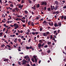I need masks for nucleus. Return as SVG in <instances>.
<instances>
[{"label": "nucleus", "mask_w": 66, "mask_h": 66, "mask_svg": "<svg viewBox=\"0 0 66 66\" xmlns=\"http://www.w3.org/2000/svg\"><path fill=\"white\" fill-rule=\"evenodd\" d=\"M26 48L27 49H32V51H33V50H34V48L32 47V46H31L29 47L28 46H26Z\"/></svg>", "instance_id": "f257e3e1"}, {"label": "nucleus", "mask_w": 66, "mask_h": 66, "mask_svg": "<svg viewBox=\"0 0 66 66\" xmlns=\"http://www.w3.org/2000/svg\"><path fill=\"white\" fill-rule=\"evenodd\" d=\"M41 4L42 5H47V3L45 2L42 1L41 2Z\"/></svg>", "instance_id": "f03ea898"}, {"label": "nucleus", "mask_w": 66, "mask_h": 66, "mask_svg": "<svg viewBox=\"0 0 66 66\" xmlns=\"http://www.w3.org/2000/svg\"><path fill=\"white\" fill-rule=\"evenodd\" d=\"M17 24V23H14V25H13L14 27H15L14 29H15V30H16V29H17L19 27V26Z\"/></svg>", "instance_id": "7ed1b4c3"}, {"label": "nucleus", "mask_w": 66, "mask_h": 66, "mask_svg": "<svg viewBox=\"0 0 66 66\" xmlns=\"http://www.w3.org/2000/svg\"><path fill=\"white\" fill-rule=\"evenodd\" d=\"M48 23L49 24L50 26H51V27H52V26H53V22L52 21L49 22H48Z\"/></svg>", "instance_id": "20e7f679"}, {"label": "nucleus", "mask_w": 66, "mask_h": 66, "mask_svg": "<svg viewBox=\"0 0 66 66\" xmlns=\"http://www.w3.org/2000/svg\"><path fill=\"white\" fill-rule=\"evenodd\" d=\"M22 62H23V63H22L23 64H24H24H26V62H28V61H27L24 60H23L22 61Z\"/></svg>", "instance_id": "39448f33"}, {"label": "nucleus", "mask_w": 66, "mask_h": 66, "mask_svg": "<svg viewBox=\"0 0 66 66\" xmlns=\"http://www.w3.org/2000/svg\"><path fill=\"white\" fill-rule=\"evenodd\" d=\"M17 6H19V8H22V7H23V5H21L20 4H18L16 5Z\"/></svg>", "instance_id": "423d86ee"}, {"label": "nucleus", "mask_w": 66, "mask_h": 66, "mask_svg": "<svg viewBox=\"0 0 66 66\" xmlns=\"http://www.w3.org/2000/svg\"><path fill=\"white\" fill-rule=\"evenodd\" d=\"M38 47L39 49L40 48H40V47H42V45L41 44V43H39L38 44Z\"/></svg>", "instance_id": "0eeeda50"}, {"label": "nucleus", "mask_w": 66, "mask_h": 66, "mask_svg": "<svg viewBox=\"0 0 66 66\" xmlns=\"http://www.w3.org/2000/svg\"><path fill=\"white\" fill-rule=\"evenodd\" d=\"M31 8L32 9H33V10H36V7H35V5H34L33 7H31Z\"/></svg>", "instance_id": "6e6552de"}, {"label": "nucleus", "mask_w": 66, "mask_h": 66, "mask_svg": "<svg viewBox=\"0 0 66 66\" xmlns=\"http://www.w3.org/2000/svg\"><path fill=\"white\" fill-rule=\"evenodd\" d=\"M58 7H59V6H58V5H56L55 7V10H57V8Z\"/></svg>", "instance_id": "1a4fd4ad"}, {"label": "nucleus", "mask_w": 66, "mask_h": 66, "mask_svg": "<svg viewBox=\"0 0 66 66\" xmlns=\"http://www.w3.org/2000/svg\"><path fill=\"white\" fill-rule=\"evenodd\" d=\"M55 4L56 5H59V2L57 1H56L55 2Z\"/></svg>", "instance_id": "9d476101"}, {"label": "nucleus", "mask_w": 66, "mask_h": 66, "mask_svg": "<svg viewBox=\"0 0 66 66\" xmlns=\"http://www.w3.org/2000/svg\"><path fill=\"white\" fill-rule=\"evenodd\" d=\"M54 26L55 27H59V25H58V24H57V23H55L54 24Z\"/></svg>", "instance_id": "9b49d317"}, {"label": "nucleus", "mask_w": 66, "mask_h": 66, "mask_svg": "<svg viewBox=\"0 0 66 66\" xmlns=\"http://www.w3.org/2000/svg\"><path fill=\"white\" fill-rule=\"evenodd\" d=\"M31 61H32V62H33V63L35 62L34 59V58H31Z\"/></svg>", "instance_id": "f8f14e48"}, {"label": "nucleus", "mask_w": 66, "mask_h": 66, "mask_svg": "<svg viewBox=\"0 0 66 66\" xmlns=\"http://www.w3.org/2000/svg\"><path fill=\"white\" fill-rule=\"evenodd\" d=\"M15 10H16L17 12H18V10H19V9L17 8H15Z\"/></svg>", "instance_id": "ddd939ff"}, {"label": "nucleus", "mask_w": 66, "mask_h": 66, "mask_svg": "<svg viewBox=\"0 0 66 66\" xmlns=\"http://www.w3.org/2000/svg\"><path fill=\"white\" fill-rule=\"evenodd\" d=\"M17 41V38H15L14 41V43H16Z\"/></svg>", "instance_id": "4468645a"}, {"label": "nucleus", "mask_w": 66, "mask_h": 66, "mask_svg": "<svg viewBox=\"0 0 66 66\" xmlns=\"http://www.w3.org/2000/svg\"><path fill=\"white\" fill-rule=\"evenodd\" d=\"M51 10H52V11H53V7L52 6V5H51Z\"/></svg>", "instance_id": "2eb2a0df"}, {"label": "nucleus", "mask_w": 66, "mask_h": 66, "mask_svg": "<svg viewBox=\"0 0 66 66\" xmlns=\"http://www.w3.org/2000/svg\"><path fill=\"white\" fill-rule=\"evenodd\" d=\"M43 36H47V35H46V33H44L43 34Z\"/></svg>", "instance_id": "dca6fc26"}, {"label": "nucleus", "mask_w": 66, "mask_h": 66, "mask_svg": "<svg viewBox=\"0 0 66 66\" xmlns=\"http://www.w3.org/2000/svg\"><path fill=\"white\" fill-rule=\"evenodd\" d=\"M9 59H5L3 60L4 61H9Z\"/></svg>", "instance_id": "f3484780"}, {"label": "nucleus", "mask_w": 66, "mask_h": 66, "mask_svg": "<svg viewBox=\"0 0 66 66\" xmlns=\"http://www.w3.org/2000/svg\"><path fill=\"white\" fill-rule=\"evenodd\" d=\"M30 23H31V21H29L28 23V25H29V26H30V25H31V24H30Z\"/></svg>", "instance_id": "a211bd4d"}, {"label": "nucleus", "mask_w": 66, "mask_h": 66, "mask_svg": "<svg viewBox=\"0 0 66 66\" xmlns=\"http://www.w3.org/2000/svg\"><path fill=\"white\" fill-rule=\"evenodd\" d=\"M33 57L34 58V59H37V58H36V57H37V55H36V56L34 55V56H33Z\"/></svg>", "instance_id": "6ab92c4d"}, {"label": "nucleus", "mask_w": 66, "mask_h": 66, "mask_svg": "<svg viewBox=\"0 0 66 66\" xmlns=\"http://www.w3.org/2000/svg\"><path fill=\"white\" fill-rule=\"evenodd\" d=\"M61 23H58V26H60V27H61Z\"/></svg>", "instance_id": "aec40b11"}, {"label": "nucleus", "mask_w": 66, "mask_h": 66, "mask_svg": "<svg viewBox=\"0 0 66 66\" xmlns=\"http://www.w3.org/2000/svg\"><path fill=\"white\" fill-rule=\"evenodd\" d=\"M37 7V8H39V4H38L37 5H36Z\"/></svg>", "instance_id": "412c9836"}, {"label": "nucleus", "mask_w": 66, "mask_h": 66, "mask_svg": "<svg viewBox=\"0 0 66 66\" xmlns=\"http://www.w3.org/2000/svg\"><path fill=\"white\" fill-rule=\"evenodd\" d=\"M31 24L32 26H34V23L33 22H31Z\"/></svg>", "instance_id": "4be33fe9"}, {"label": "nucleus", "mask_w": 66, "mask_h": 66, "mask_svg": "<svg viewBox=\"0 0 66 66\" xmlns=\"http://www.w3.org/2000/svg\"><path fill=\"white\" fill-rule=\"evenodd\" d=\"M44 48H47L48 47V45H46L45 46H44Z\"/></svg>", "instance_id": "5701e85b"}, {"label": "nucleus", "mask_w": 66, "mask_h": 66, "mask_svg": "<svg viewBox=\"0 0 66 66\" xmlns=\"http://www.w3.org/2000/svg\"><path fill=\"white\" fill-rule=\"evenodd\" d=\"M10 6L13 7H14V5L12 4H11L10 5Z\"/></svg>", "instance_id": "b1692460"}, {"label": "nucleus", "mask_w": 66, "mask_h": 66, "mask_svg": "<svg viewBox=\"0 0 66 66\" xmlns=\"http://www.w3.org/2000/svg\"><path fill=\"white\" fill-rule=\"evenodd\" d=\"M18 40L19 43H20V42H21V39H20V38L18 39Z\"/></svg>", "instance_id": "393cba45"}, {"label": "nucleus", "mask_w": 66, "mask_h": 66, "mask_svg": "<svg viewBox=\"0 0 66 66\" xmlns=\"http://www.w3.org/2000/svg\"><path fill=\"white\" fill-rule=\"evenodd\" d=\"M47 22L46 21H44L43 22V23H47Z\"/></svg>", "instance_id": "a878e982"}, {"label": "nucleus", "mask_w": 66, "mask_h": 66, "mask_svg": "<svg viewBox=\"0 0 66 66\" xmlns=\"http://www.w3.org/2000/svg\"><path fill=\"white\" fill-rule=\"evenodd\" d=\"M28 2L29 3L31 4V3H32V1L30 0H28Z\"/></svg>", "instance_id": "bb28decb"}, {"label": "nucleus", "mask_w": 66, "mask_h": 66, "mask_svg": "<svg viewBox=\"0 0 66 66\" xmlns=\"http://www.w3.org/2000/svg\"><path fill=\"white\" fill-rule=\"evenodd\" d=\"M61 19H63L64 18V16H62L61 17Z\"/></svg>", "instance_id": "cd10ccee"}, {"label": "nucleus", "mask_w": 66, "mask_h": 66, "mask_svg": "<svg viewBox=\"0 0 66 66\" xmlns=\"http://www.w3.org/2000/svg\"><path fill=\"white\" fill-rule=\"evenodd\" d=\"M35 63H37V59H35Z\"/></svg>", "instance_id": "c85d7f7f"}, {"label": "nucleus", "mask_w": 66, "mask_h": 66, "mask_svg": "<svg viewBox=\"0 0 66 66\" xmlns=\"http://www.w3.org/2000/svg\"><path fill=\"white\" fill-rule=\"evenodd\" d=\"M50 50H49L47 51V53H50Z\"/></svg>", "instance_id": "c756f323"}, {"label": "nucleus", "mask_w": 66, "mask_h": 66, "mask_svg": "<svg viewBox=\"0 0 66 66\" xmlns=\"http://www.w3.org/2000/svg\"><path fill=\"white\" fill-rule=\"evenodd\" d=\"M7 46L8 47V48H11V46L9 45H7Z\"/></svg>", "instance_id": "7c9ffc66"}, {"label": "nucleus", "mask_w": 66, "mask_h": 66, "mask_svg": "<svg viewBox=\"0 0 66 66\" xmlns=\"http://www.w3.org/2000/svg\"><path fill=\"white\" fill-rule=\"evenodd\" d=\"M24 13H25L26 14H28V11H27V10H26L24 11Z\"/></svg>", "instance_id": "2f4dec72"}, {"label": "nucleus", "mask_w": 66, "mask_h": 66, "mask_svg": "<svg viewBox=\"0 0 66 66\" xmlns=\"http://www.w3.org/2000/svg\"><path fill=\"white\" fill-rule=\"evenodd\" d=\"M48 11H51V10L50 9V8H48Z\"/></svg>", "instance_id": "473e14b6"}, {"label": "nucleus", "mask_w": 66, "mask_h": 66, "mask_svg": "<svg viewBox=\"0 0 66 66\" xmlns=\"http://www.w3.org/2000/svg\"><path fill=\"white\" fill-rule=\"evenodd\" d=\"M21 21H22V22H23V23H24L25 22V20H21Z\"/></svg>", "instance_id": "72a5a7b5"}, {"label": "nucleus", "mask_w": 66, "mask_h": 66, "mask_svg": "<svg viewBox=\"0 0 66 66\" xmlns=\"http://www.w3.org/2000/svg\"><path fill=\"white\" fill-rule=\"evenodd\" d=\"M15 9L12 10V12H15Z\"/></svg>", "instance_id": "f704fd0d"}, {"label": "nucleus", "mask_w": 66, "mask_h": 66, "mask_svg": "<svg viewBox=\"0 0 66 66\" xmlns=\"http://www.w3.org/2000/svg\"><path fill=\"white\" fill-rule=\"evenodd\" d=\"M4 46H5V45L4 44H3L1 45V47H4Z\"/></svg>", "instance_id": "c9c22d12"}, {"label": "nucleus", "mask_w": 66, "mask_h": 66, "mask_svg": "<svg viewBox=\"0 0 66 66\" xmlns=\"http://www.w3.org/2000/svg\"><path fill=\"white\" fill-rule=\"evenodd\" d=\"M5 29H6V28H4L3 30V32H4L5 31Z\"/></svg>", "instance_id": "e433bc0d"}, {"label": "nucleus", "mask_w": 66, "mask_h": 66, "mask_svg": "<svg viewBox=\"0 0 66 66\" xmlns=\"http://www.w3.org/2000/svg\"><path fill=\"white\" fill-rule=\"evenodd\" d=\"M51 44V42H48L47 43L48 45H50Z\"/></svg>", "instance_id": "4c0bfd02"}, {"label": "nucleus", "mask_w": 66, "mask_h": 66, "mask_svg": "<svg viewBox=\"0 0 66 66\" xmlns=\"http://www.w3.org/2000/svg\"><path fill=\"white\" fill-rule=\"evenodd\" d=\"M24 2V0H22L21 1V3H23Z\"/></svg>", "instance_id": "58836bf2"}, {"label": "nucleus", "mask_w": 66, "mask_h": 66, "mask_svg": "<svg viewBox=\"0 0 66 66\" xmlns=\"http://www.w3.org/2000/svg\"><path fill=\"white\" fill-rule=\"evenodd\" d=\"M52 36H53L52 35H51L50 38V39H52V38H53Z\"/></svg>", "instance_id": "ea45409f"}, {"label": "nucleus", "mask_w": 66, "mask_h": 66, "mask_svg": "<svg viewBox=\"0 0 66 66\" xmlns=\"http://www.w3.org/2000/svg\"><path fill=\"white\" fill-rule=\"evenodd\" d=\"M63 9H66V5H65L63 7Z\"/></svg>", "instance_id": "a19ab883"}, {"label": "nucleus", "mask_w": 66, "mask_h": 66, "mask_svg": "<svg viewBox=\"0 0 66 66\" xmlns=\"http://www.w3.org/2000/svg\"><path fill=\"white\" fill-rule=\"evenodd\" d=\"M18 63L20 65H21V64H20V62H18Z\"/></svg>", "instance_id": "79ce46f5"}, {"label": "nucleus", "mask_w": 66, "mask_h": 66, "mask_svg": "<svg viewBox=\"0 0 66 66\" xmlns=\"http://www.w3.org/2000/svg\"><path fill=\"white\" fill-rule=\"evenodd\" d=\"M32 34L33 35H35V32H32Z\"/></svg>", "instance_id": "37998d69"}, {"label": "nucleus", "mask_w": 66, "mask_h": 66, "mask_svg": "<svg viewBox=\"0 0 66 66\" xmlns=\"http://www.w3.org/2000/svg\"><path fill=\"white\" fill-rule=\"evenodd\" d=\"M44 45H45V44L44 43H43V44H42V47H44Z\"/></svg>", "instance_id": "c03bdc74"}, {"label": "nucleus", "mask_w": 66, "mask_h": 66, "mask_svg": "<svg viewBox=\"0 0 66 66\" xmlns=\"http://www.w3.org/2000/svg\"><path fill=\"white\" fill-rule=\"evenodd\" d=\"M39 43H42V40H40L39 41Z\"/></svg>", "instance_id": "a18cd8bd"}, {"label": "nucleus", "mask_w": 66, "mask_h": 66, "mask_svg": "<svg viewBox=\"0 0 66 66\" xmlns=\"http://www.w3.org/2000/svg\"><path fill=\"white\" fill-rule=\"evenodd\" d=\"M38 33V32H35V34H36V35H37Z\"/></svg>", "instance_id": "49530a36"}, {"label": "nucleus", "mask_w": 66, "mask_h": 66, "mask_svg": "<svg viewBox=\"0 0 66 66\" xmlns=\"http://www.w3.org/2000/svg\"><path fill=\"white\" fill-rule=\"evenodd\" d=\"M64 18V20L66 19V16H65L64 17H63Z\"/></svg>", "instance_id": "de8ad7c7"}, {"label": "nucleus", "mask_w": 66, "mask_h": 66, "mask_svg": "<svg viewBox=\"0 0 66 66\" xmlns=\"http://www.w3.org/2000/svg\"><path fill=\"white\" fill-rule=\"evenodd\" d=\"M42 28H40V31H42Z\"/></svg>", "instance_id": "09e8293b"}, {"label": "nucleus", "mask_w": 66, "mask_h": 66, "mask_svg": "<svg viewBox=\"0 0 66 66\" xmlns=\"http://www.w3.org/2000/svg\"><path fill=\"white\" fill-rule=\"evenodd\" d=\"M49 34V32H46V34L47 35H48Z\"/></svg>", "instance_id": "8fccbe9b"}, {"label": "nucleus", "mask_w": 66, "mask_h": 66, "mask_svg": "<svg viewBox=\"0 0 66 66\" xmlns=\"http://www.w3.org/2000/svg\"><path fill=\"white\" fill-rule=\"evenodd\" d=\"M46 7H45L44 8V10L45 11L46 10Z\"/></svg>", "instance_id": "3c124183"}, {"label": "nucleus", "mask_w": 66, "mask_h": 66, "mask_svg": "<svg viewBox=\"0 0 66 66\" xmlns=\"http://www.w3.org/2000/svg\"><path fill=\"white\" fill-rule=\"evenodd\" d=\"M7 5H9V4H5V6H7Z\"/></svg>", "instance_id": "603ef678"}, {"label": "nucleus", "mask_w": 66, "mask_h": 66, "mask_svg": "<svg viewBox=\"0 0 66 66\" xmlns=\"http://www.w3.org/2000/svg\"><path fill=\"white\" fill-rule=\"evenodd\" d=\"M25 17H23L22 18V19H23L24 20V19H25Z\"/></svg>", "instance_id": "864d4df0"}, {"label": "nucleus", "mask_w": 66, "mask_h": 66, "mask_svg": "<svg viewBox=\"0 0 66 66\" xmlns=\"http://www.w3.org/2000/svg\"><path fill=\"white\" fill-rule=\"evenodd\" d=\"M31 13H32V15H34V12H33V11H32L31 12Z\"/></svg>", "instance_id": "5fc2aeb1"}, {"label": "nucleus", "mask_w": 66, "mask_h": 66, "mask_svg": "<svg viewBox=\"0 0 66 66\" xmlns=\"http://www.w3.org/2000/svg\"><path fill=\"white\" fill-rule=\"evenodd\" d=\"M20 32L21 33H22V32H23V31H22V30H21L20 31Z\"/></svg>", "instance_id": "6e6d98bb"}, {"label": "nucleus", "mask_w": 66, "mask_h": 66, "mask_svg": "<svg viewBox=\"0 0 66 66\" xmlns=\"http://www.w3.org/2000/svg\"><path fill=\"white\" fill-rule=\"evenodd\" d=\"M31 41V39L30 38L28 41V42H30V41Z\"/></svg>", "instance_id": "4d7b16f0"}, {"label": "nucleus", "mask_w": 66, "mask_h": 66, "mask_svg": "<svg viewBox=\"0 0 66 66\" xmlns=\"http://www.w3.org/2000/svg\"><path fill=\"white\" fill-rule=\"evenodd\" d=\"M40 62H41V60H39L38 62L39 64H40Z\"/></svg>", "instance_id": "13d9d810"}, {"label": "nucleus", "mask_w": 66, "mask_h": 66, "mask_svg": "<svg viewBox=\"0 0 66 66\" xmlns=\"http://www.w3.org/2000/svg\"><path fill=\"white\" fill-rule=\"evenodd\" d=\"M28 61L29 62L30 61V58L28 59Z\"/></svg>", "instance_id": "bf43d9fd"}, {"label": "nucleus", "mask_w": 66, "mask_h": 66, "mask_svg": "<svg viewBox=\"0 0 66 66\" xmlns=\"http://www.w3.org/2000/svg\"><path fill=\"white\" fill-rule=\"evenodd\" d=\"M50 38V36H47V39H49V38Z\"/></svg>", "instance_id": "052dcab7"}, {"label": "nucleus", "mask_w": 66, "mask_h": 66, "mask_svg": "<svg viewBox=\"0 0 66 66\" xmlns=\"http://www.w3.org/2000/svg\"><path fill=\"white\" fill-rule=\"evenodd\" d=\"M16 35H19V34H18V33L17 32L16 33Z\"/></svg>", "instance_id": "680f3d73"}, {"label": "nucleus", "mask_w": 66, "mask_h": 66, "mask_svg": "<svg viewBox=\"0 0 66 66\" xmlns=\"http://www.w3.org/2000/svg\"><path fill=\"white\" fill-rule=\"evenodd\" d=\"M56 14V12H55L53 13V14Z\"/></svg>", "instance_id": "e2e57ef3"}, {"label": "nucleus", "mask_w": 66, "mask_h": 66, "mask_svg": "<svg viewBox=\"0 0 66 66\" xmlns=\"http://www.w3.org/2000/svg\"><path fill=\"white\" fill-rule=\"evenodd\" d=\"M6 37V35H5L4 36V38H5V37Z\"/></svg>", "instance_id": "0e129e2a"}, {"label": "nucleus", "mask_w": 66, "mask_h": 66, "mask_svg": "<svg viewBox=\"0 0 66 66\" xmlns=\"http://www.w3.org/2000/svg\"><path fill=\"white\" fill-rule=\"evenodd\" d=\"M32 30H33V31H36V29H32Z\"/></svg>", "instance_id": "69168bd1"}, {"label": "nucleus", "mask_w": 66, "mask_h": 66, "mask_svg": "<svg viewBox=\"0 0 66 66\" xmlns=\"http://www.w3.org/2000/svg\"><path fill=\"white\" fill-rule=\"evenodd\" d=\"M0 34L1 35H2V34H3V33L2 32H1L0 33Z\"/></svg>", "instance_id": "338daca9"}, {"label": "nucleus", "mask_w": 66, "mask_h": 66, "mask_svg": "<svg viewBox=\"0 0 66 66\" xmlns=\"http://www.w3.org/2000/svg\"><path fill=\"white\" fill-rule=\"evenodd\" d=\"M63 53H64V54H65V55H66V53L65 52H63Z\"/></svg>", "instance_id": "774afa93"}]
</instances>
